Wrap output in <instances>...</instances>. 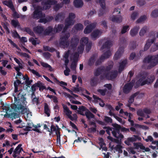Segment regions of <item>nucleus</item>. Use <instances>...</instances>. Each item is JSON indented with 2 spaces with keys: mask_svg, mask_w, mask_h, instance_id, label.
<instances>
[{
  "mask_svg": "<svg viewBox=\"0 0 158 158\" xmlns=\"http://www.w3.org/2000/svg\"><path fill=\"white\" fill-rule=\"evenodd\" d=\"M15 87L14 92L17 93V96H14L15 102L10 105V107L13 110L14 112L8 114L7 112L4 115V117H7L8 118H11L13 120L19 117L20 114H28L29 109L27 107L26 98L25 96V94L22 92V90H18V85L14 82Z\"/></svg>",
  "mask_w": 158,
  "mask_h": 158,
  "instance_id": "nucleus-1",
  "label": "nucleus"
},
{
  "mask_svg": "<svg viewBox=\"0 0 158 158\" xmlns=\"http://www.w3.org/2000/svg\"><path fill=\"white\" fill-rule=\"evenodd\" d=\"M143 62L145 64H149L144 69H151L158 64V54L153 56L148 55L144 59Z\"/></svg>",
  "mask_w": 158,
  "mask_h": 158,
  "instance_id": "nucleus-2",
  "label": "nucleus"
},
{
  "mask_svg": "<svg viewBox=\"0 0 158 158\" xmlns=\"http://www.w3.org/2000/svg\"><path fill=\"white\" fill-rule=\"evenodd\" d=\"M11 25L15 28L17 27L18 29H19L22 31L26 32L27 33L32 36H34L35 34L32 30L28 27H25L22 28L21 26L19 21L18 20H15L13 19L11 20Z\"/></svg>",
  "mask_w": 158,
  "mask_h": 158,
  "instance_id": "nucleus-3",
  "label": "nucleus"
},
{
  "mask_svg": "<svg viewBox=\"0 0 158 158\" xmlns=\"http://www.w3.org/2000/svg\"><path fill=\"white\" fill-rule=\"evenodd\" d=\"M70 36L69 33L65 34L61 36L59 41V45L60 47L63 48H67L69 44V41L68 40Z\"/></svg>",
  "mask_w": 158,
  "mask_h": 158,
  "instance_id": "nucleus-4",
  "label": "nucleus"
},
{
  "mask_svg": "<svg viewBox=\"0 0 158 158\" xmlns=\"http://www.w3.org/2000/svg\"><path fill=\"white\" fill-rule=\"evenodd\" d=\"M112 126L114 127L112 131L113 135L116 138H123V135L120 133L122 127L121 126L116 123L112 124Z\"/></svg>",
  "mask_w": 158,
  "mask_h": 158,
  "instance_id": "nucleus-5",
  "label": "nucleus"
},
{
  "mask_svg": "<svg viewBox=\"0 0 158 158\" xmlns=\"http://www.w3.org/2000/svg\"><path fill=\"white\" fill-rule=\"evenodd\" d=\"M57 2L56 0H45L44 2L42 3L43 9L44 10L49 9L52 5H55Z\"/></svg>",
  "mask_w": 158,
  "mask_h": 158,
  "instance_id": "nucleus-6",
  "label": "nucleus"
},
{
  "mask_svg": "<svg viewBox=\"0 0 158 158\" xmlns=\"http://www.w3.org/2000/svg\"><path fill=\"white\" fill-rule=\"evenodd\" d=\"M148 74V73L144 71L140 73L137 76V78L139 79L136 81V83L141 86L142 83L143 81L146 80Z\"/></svg>",
  "mask_w": 158,
  "mask_h": 158,
  "instance_id": "nucleus-7",
  "label": "nucleus"
},
{
  "mask_svg": "<svg viewBox=\"0 0 158 158\" xmlns=\"http://www.w3.org/2000/svg\"><path fill=\"white\" fill-rule=\"evenodd\" d=\"M99 1L100 5L101 7L99 10L98 13V16L101 17L106 13V4L105 0H98Z\"/></svg>",
  "mask_w": 158,
  "mask_h": 158,
  "instance_id": "nucleus-8",
  "label": "nucleus"
},
{
  "mask_svg": "<svg viewBox=\"0 0 158 158\" xmlns=\"http://www.w3.org/2000/svg\"><path fill=\"white\" fill-rule=\"evenodd\" d=\"M117 75L118 72L116 70H112L107 73L105 74V77L107 79L112 80L115 78Z\"/></svg>",
  "mask_w": 158,
  "mask_h": 158,
  "instance_id": "nucleus-9",
  "label": "nucleus"
},
{
  "mask_svg": "<svg viewBox=\"0 0 158 158\" xmlns=\"http://www.w3.org/2000/svg\"><path fill=\"white\" fill-rule=\"evenodd\" d=\"M133 85V83L131 82L126 84L123 87V92L125 94H128L132 89Z\"/></svg>",
  "mask_w": 158,
  "mask_h": 158,
  "instance_id": "nucleus-10",
  "label": "nucleus"
},
{
  "mask_svg": "<svg viewBox=\"0 0 158 158\" xmlns=\"http://www.w3.org/2000/svg\"><path fill=\"white\" fill-rule=\"evenodd\" d=\"M140 137L137 135H133L132 137H128L127 140L124 141V143L126 145L130 146L131 145V142L136 141L137 140H140Z\"/></svg>",
  "mask_w": 158,
  "mask_h": 158,
  "instance_id": "nucleus-11",
  "label": "nucleus"
},
{
  "mask_svg": "<svg viewBox=\"0 0 158 158\" xmlns=\"http://www.w3.org/2000/svg\"><path fill=\"white\" fill-rule=\"evenodd\" d=\"M79 41V38L76 36H73L70 40V47L74 48H76Z\"/></svg>",
  "mask_w": 158,
  "mask_h": 158,
  "instance_id": "nucleus-12",
  "label": "nucleus"
},
{
  "mask_svg": "<svg viewBox=\"0 0 158 158\" xmlns=\"http://www.w3.org/2000/svg\"><path fill=\"white\" fill-rule=\"evenodd\" d=\"M45 15V14H42L41 11H40L38 9H36L34 12L33 18L35 19H39L40 18L44 17Z\"/></svg>",
  "mask_w": 158,
  "mask_h": 158,
  "instance_id": "nucleus-13",
  "label": "nucleus"
},
{
  "mask_svg": "<svg viewBox=\"0 0 158 158\" xmlns=\"http://www.w3.org/2000/svg\"><path fill=\"white\" fill-rule=\"evenodd\" d=\"M33 30L36 34H42L44 32V28L42 26H37L33 27Z\"/></svg>",
  "mask_w": 158,
  "mask_h": 158,
  "instance_id": "nucleus-14",
  "label": "nucleus"
},
{
  "mask_svg": "<svg viewBox=\"0 0 158 158\" xmlns=\"http://www.w3.org/2000/svg\"><path fill=\"white\" fill-rule=\"evenodd\" d=\"M2 4L8 7L12 11L15 10L13 2L11 0H4L2 2Z\"/></svg>",
  "mask_w": 158,
  "mask_h": 158,
  "instance_id": "nucleus-15",
  "label": "nucleus"
},
{
  "mask_svg": "<svg viewBox=\"0 0 158 158\" xmlns=\"http://www.w3.org/2000/svg\"><path fill=\"white\" fill-rule=\"evenodd\" d=\"M110 19L113 22L118 23H120L122 21V17L121 15H113L110 17Z\"/></svg>",
  "mask_w": 158,
  "mask_h": 158,
  "instance_id": "nucleus-16",
  "label": "nucleus"
},
{
  "mask_svg": "<svg viewBox=\"0 0 158 158\" xmlns=\"http://www.w3.org/2000/svg\"><path fill=\"white\" fill-rule=\"evenodd\" d=\"M65 17V14L63 12L58 13L55 17V20L56 22H61L63 21Z\"/></svg>",
  "mask_w": 158,
  "mask_h": 158,
  "instance_id": "nucleus-17",
  "label": "nucleus"
},
{
  "mask_svg": "<svg viewBox=\"0 0 158 158\" xmlns=\"http://www.w3.org/2000/svg\"><path fill=\"white\" fill-rule=\"evenodd\" d=\"M147 78L141 84V86H143L145 84H151L154 81V77L153 76H150L147 77Z\"/></svg>",
  "mask_w": 158,
  "mask_h": 158,
  "instance_id": "nucleus-18",
  "label": "nucleus"
},
{
  "mask_svg": "<svg viewBox=\"0 0 158 158\" xmlns=\"http://www.w3.org/2000/svg\"><path fill=\"white\" fill-rule=\"evenodd\" d=\"M54 28L52 26L48 27L45 30L44 29L43 35H49L53 33Z\"/></svg>",
  "mask_w": 158,
  "mask_h": 158,
  "instance_id": "nucleus-19",
  "label": "nucleus"
},
{
  "mask_svg": "<svg viewBox=\"0 0 158 158\" xmlns=\"http://www.w3.org/2000/svg\"><path fill=\"white\" fill-rule=\"evenodd\" d=\"M127 63V60H124L119 63V65L118 69L119 73H120L123 71Z\"/></svg>",
  "mask_w": 158,
  "mask_h": 158,
  "instance_id": "nucleus-20",
  "label": "nucleus"
},
{
  "mask_svg": "<svg viewBox=\"0 0 158 158\" xmlns=\"http://www.w3.org/2000/svg\"><path fill=\"white\" fill-rule=\"evenodd\" d=\"M102 33V31L99 30H95L91 33V36L92 39L95 40L97 38L99 37Z\"/></svg>",
  "mask_w": 158,
  "mask_h": 158,
  "instance_id": "nucleus-21",
  "label": "nucleus"
},
{
  "mask_svg": "<svg viewBox=\"0 0 158 158\" xmlns=\"http://www.w3.org/2000/svg\"><path fill=\"white\" fill-rule=\"evenodd\" d=\"M123 48L122 47L119 48L118 50L115 53L114 58V60H117L121 57V55L123 52Z\"/></svg>",
  "mask_w": 158,
  "mask_h": 158,
  "instance_id": "nucleus-22",
  "label": "nucleus"
},
{
  "mask_svg": "<svg viewBox=\"0 0 158 158\" xmlns=\"http://www.w3.org/2000/svg\"><path fill=\"white\" fill-rule=\"evenodd\" d=\"M111 55V52L110 50H108L106 52H104L103 55H102L100 57V60H104L105 59L108 58Z\"/></svg>",
  "mask_w": 158,
  "mask_h": 158,
  "instance_id": "nucleus-23",
  "label": "nucleus"
},
{
  "mask_svg": "<svg viewBox=\"0 0 158 158\" xmlns=\"http://www.w3.org/2000/svg\"><path fill=\"white\" fill-rule=\"evenodd\" d=\"M96 56L95 54L93 55L89 59L88 64L89 66H92L94 65L96 60Z\"/></svg>",
  "mask_w": 158,
  "mask_h": 158,
  "instance_id": "nucleus-24",
  "label": "nucleus"
},
{
  "mask_svg": "<svg viewBox=\"0 0 158 158\" xmlns=\"http://www.w3.org/2000/svg\"><path fill=\"white\" fill-rule=\"evenodd\" d=\"M112 43L110 40H107L104 43L101 48L102 50L105 48H107L108 50H110L111 46H112Z\"/></svg>",
  "mask_w": 158,
  "mask_h": 158,
  "instance_id": "nucleus-25",
  "label": "nucleus"
},
{
  "mask_svg": "<svg viewBox=\"0 0 158 158\" xmlns=\"http://www.w3.org/2000/svg\"><path fill=\"white\" fill-rule=\"evenodd\" d=\"M105 69V68L104 67H101L97 68L94 73L95 76L98 77L104 71Z\"/></svg>",
  "mask_w": 158,
  "mask_h": 158,
  "instance_id": "nucleus-26",
  "label": "nucleus"
},
{
  "mask_svg": "<svg viewBox=\"0 0 158 158\" xmlns=\"http://www.w3.org/2000/svg\"><path fill=\"white\" fill-rule=\"evenodd\" d=\"M139 29V26H135L131 29L130 31V34L131 36H135L138 33Z\"/></svg>",
  "mask_w": 158,
  "mask_h": 158,
  "instance_id": "nucleus-27",
  "label": "nucleus"
},
{
  "mask_svg": "<svg viewBox=\"0 0 158 158\" xmlns=\"http://www.w3.org/2000/svg\"><path fill=\"white\" fill-rule=\"evenodd\" d=\"M76 17L75 15L73 13H69L68 17L65 20L66 21H70L72 24H74L75 21L74 19Z\"/></svg>",
  "mask_w": 158,
  "mask_h": 158,
  "instance_id": "nucleus-28",
  "label": "nucleus"
},
{
  "mask_svg": "<svg viewBox=\"0 0 158 158\" xmlns=\"http://www.w3.org/2000/svg\"><path fill=\"white\" fill-rule=\"evenodd\" d=\"M154 41V39H151V40H147L146 44L144 47V51H147L151 45Z\"/></svg>",
  "mask_w": 158,
  "mask_h": 158,
  "instance_id": "nucleus-29",
  "label": "nucleus"
},
{
  "mask_svg": "<svg viewBox=\"0 0 158 158\" xmlns=\"http://www.w3.org/2000/svg\"><path fill=\"white\" fill-rule=\"evenodd\" d=\"M73 4L77 8H81L83 6V3L82 0H74L73 1Z\"/></svg>",
  "mask_w": 158,
  "mask_h": 158,
  "instance_id": "nucleus-30",
  "label": "nucleus"
},
{
  "mask_svg": "<svg viewBox=\"0 0 158 158\" xmlns=\"http://www.w3.org/2000/svg\"><path fill=\"white\" fill-rule=\"evenodd\" d=\"M73 24L70 21L65 20V25L63 28L62 31V33L65 32L69 27L70 26L73 25Z\"/></svg>",
  "mask_w": 158,
  "mask_h": 158,
  "instance_id": "nucleus-31",
  "label": "nucleus"
},
{
  "mask_svg": "<svg viewBox=\"0 0 158 158\" xmlns=\"http://www.w3.org/2000/svg\"><path fill=\"white\" fill-rule=\"evenodd\" d=\"M44 112L48 117L50 116L51 111L48 105L46 103H44Z\"/></svg>",
  "mask_w": 158,
  "mask_h": 158,
  "instance_id": "nucleus-32",
  "label": "nucleus"
},
{
  "mask_svg": "<svg viewBox=\"0 0 158 158\" xmlns=\"http://www.w3.org/2000/svg\"><path fill=\"white\" fill-rule=\"evenodd\" d=\"M98 79L97 77H94L91 78L90 81V84L91 86H96L98 84Z\"/></svg>",
  "mask_w": 158,
  "mask_h": 158,
  "instance_id": "nucleus-33",
  "label": "nucleus"
},
{
  "mask_svg": "<svg viewBox=\"0 0 158 158\" xmlns=\"http://www.w3.org/2000/svg\"><path fill=\"white\" fill-rule=\"evenodd\" d=\"M63 25L62 24H59L57 27H54V33H56L60 31L62 29L63 27Z\"/></svg>",
  "mask_w": 158,
  "mask_h": 158,
  "instance_id": "nucleus-34",
  "label": "nucleus"
},
{
  "mask_svg": "<svg viewBox=\"0 0 158 158\" xmlns=\"http://www.w3.org/2000/svg\"><path fill=\"white\" fill-rule=\"evenodd\" d=\"M2 26L6 30V33L7 34H9L10 33V31L8 27V26L9 25V24L8 22H2Z\"/></svg>",
  "mask_w": 158,
  "mask_h": 158,
  "instance_id": "nucleus-35",
  "label": "nucleus"
},
{
  "mask_svg": "<svg viewBox=\"0 0 158 158\" xmlns=\"http://www.w3.org/2000/svg\"><path fill=\"white\" fill-rule=\"evenodd\" d=\"M85 114L86 118L89 119L90 118H94L95 117L94 115L89 110L85 112Z\"/></svg>",
  "mask_w": 158,
  "mask_h": 158,
  "instance_id": "nucleus-36",
  "label": "nucleus"
},
{
  "mask_svg": "<svg viewBox=\"0 0 158 158\" xmlns=\"http://www.w3.org/2000/svg\"><path fill=\"white\" fill-rule=\"evenodd\" d=\"M139 58L140 57L139 56L138 57V56H136L135 53V52H132L130 55L129 60H133L134 59H135V60L136 61L138 59H139Z\"/></svg>",
  "mask_w": 158,
  "mask_h": 158,
  "instance_id": "nucleus-37",
  "label": "nucleus"
},
{
  "mask_svg": "<svg viewBox=\"0 0 158 158\" xmlns=\"http://www.w3.org/2000/svg\"><path fill=\"white\" fill-rule=\"evenodd\" d=\"M74 28L76 30L80 31L83 29V25L81 23H77L75 25Z\"/></svg>",
  "mask_w": 158,
  "mask_h": 158,
  "instance_id": "nucleus-38",
  "label": "nucleus"
},
{
  "mask_svg": "<svg viewBox=\"0 0 158 158\" xmlns=\"http://www.w3.org/2000/svg\"><path fill=\"white\" fill-rule=\"evenodd\" d=\"M44 50L45 51H48L52 52L56 50V49L53 48H50L48 46H44L43 47Z\"/></svg>",
  "mask_w": 158,
  "mask_h": 158,
  "instance_id": "nucleus-39",
  "label": "nucleus"
},
{
  "mask_svg": "<svg viewBox=\"0 0 158 158\" xmlns=\"http://www.w3.org/2000/svg\"><path fill=\"white\" fill-rule=\"evenodd\" d=\"M84 48V44H81V45L78 47L77 49L78 53L80 54L82 53L83 51Z\"/></svg>",
  "mask_w": 158,
  "mask_h": 158,
  "instance_id": "nucleus-40",
  "label": "nucleus"
},
{
  "mask_svg": "<svg viewBox=\"0 0 158 158\" xmlns=\"http://www.w3.org/2000/svg\"><path fill=\"white\" fill-rule=\"evenodd\" d=\"M148 29L147 27H143L140 30L139 32V35L142 36L145 34L147 31Z\"/></svg>",
  "mask_w": 158,
  "mask_h": 158,
  "instance_id": "nucleus-41",
  "label": "nucleus"
},
{
  "mask_svg": "<svg viewBox=\"0 0 158 158\" xmlns=\"http://www.w3.org/2000/svg\"><path fill=\"white\" fill-rule=\"evenodd\" d=\"M38 83V84L37 85L38 87L39 88V89L40 91H43L44 89H46V87L43 85L42 83L39 81Z\"/></svg>",
  "mask_w": 158,
  "mask_h": 158,
  "instance_id": "nucleus-42",
  "label": "nucleus"
},
{
  "mask_svg": "<svg viewBox=\"0 0 158 158\" xmlns=\"http://www.w3.org/2000/svg\"><path fill=\"white\" fill-rule=\"evenodd\" d=\"M92 46V42L91 41L89 42L88 43L86 44L85 50L87 52H89Z\"/></svg>",
  "mask_w": 158,
  "mask_h": 158,
  "instance_id": "nucleus-43",
  "label": "nucleus"
},
{
  "mask_svg": "<svg viewBox=\"0 0 158 158\" xmlns=\"http://www.w3.org/2000/svg\"><path fill=\"white\" fill-rule=\"evenodd\" d=\"M54 7V9L56 11H58L60 8H61L63 6V4L62 3H56Z\"/></svg>",
  "mask_w": 158,
  "mask_h": 158,
  "instance_id": "nucleus-44",
  "label": "nucleus"
},
{
  "mask_svg": "<svg viewBox=\"0 0 158 158\" xmlns=\"http://www.w3.org/2000/svg\"><path fill=\"white\" fill-rule=\"evenodd\" d=\"M22 146V144H19L14 150V153H17V152L19 149L20 150L19 152V153H20L21 152V150H23V148L21 147Z\"/></svg>",
  "mask_w": 158,
  "mask_h": 158,
  "instance_id": "nucleus-45",
  "label": "nucleus"
},
{
  "mask_svg": "<svg viewBox=\"0 0 158 158\" xmlns=\"http://www.w3.org/2000/svg\"><path fill=\"white\" fill-rule=\"evenodd\" d=\"M130 49L133 50L136 47V41H132L130 42Z\"/></svg>",
  "mask_w": 158,
  "mask_h": 158,
  "instance_id": "nucleus-46",
  "label": "nucleus"
},
{
  "mask_svg": "<svg viewBox=\"0 0 158 158\" xmlns=\"http://www.w3.org/2000/svg\"><path fill=\"white\" fill-rule=\"evenodd\" d=\"M104 121L107 123H112V119L109 117L107 116H105L104 117Z\"/></svg>",
  "mask_w": 158,
  "mask_h": 158,
  "instance_id": "nucleus-47",
  "label": "nucleus"
},
{
  "mask_svg": "<svg viewBox=\"0 0 158 158\" xmlns=\"http://www.w3.org/2000/svg\"><path fill=\"white\" fill-rule=\"evenodd\" d=\"M64 111L66 112V115L68 116L72 114V112L69 110L67 106L63 107Z\"/></svg>",
  "mask_w": 158,
  "mask_h": 158,
  "instance_id": "nucleus-48",
  "label": "nucleus"
},
{
  "mask_svg": "<svg viewBox=\"0 0 158 158\" xmlns=\"http://www.w3.org/2000/svg\"><path fill=\"white\" fill-rule=\"evenodd\" d=\"M147 18L146 16L144 15L141 16L136 21V22L138 23H141L145 21Z\"/></svg>",
  "mask_w": 158,
  "mask_h": 158,
  "instance_id": "nucleus-49",
  "label": "nucleus"
},
{
  "mask_svg": "<svg viewBox=\"0 0 158 158\" xmlns=\"http://www.w3.org/2000/svg\"><path fill=\"white\" fill-rule=\"evenodd\" d=\"M129 26L128 25L123 26L122 28L121 33L122 34H123L126 33L127 30H129Z\"/></svg>",
  "mask_w": 158,
  "mask_h": 158,
  "instance_id": "nucleus-50",
  "label": "nucleus"
},
{
  "mask_svg": "<svg viewBox=\"0 0 158 158\" xmlns=\"http://www.w3.org/2000/svg\"><path fill=\"white\" fill-rule=\"evenodd\" d=\"M98 92L102 96H105L106 95V93L107 91V90L105 88L104 89H98L97 90Z\"/></svg>",
  "mask_w": 158,
  "mask_h": 158,
  "instance_id": "nucleus-51",
  "label": "nucleus"
},
{
  "mask_svg": "<svg viewBox=\"0 0 158 158\" xmlns=\"http://www.w3.org/2000/svg\"><path fill=\"white\" fill-rule=\"evenodd\" d=\"M77 62L76 61H73L71 63L70 68L72 70L76 71L77 65Z\"/></svg>",
  "mask_w": 158,
  "mask_h": 158,
  "instance_id": "nucleus-52",
  "label": "nucleus"
},
{
  "mask_svg": "<svg viewBox=\"0 0 158 158\" xmlns=\"http://www.w3.org/2000/svg\"><path fill=\"white\" fill-rule=\"evenodd\" d=\"M151 15L153 17H158V10L155 9L153 11L151 14Z\"/></svg>",
  "mask_w": 158,
  "mask_h": 158,
  "instance_id": "nucleus-53",
  "label": "nucleus"
},
{
  "mask_svg": "<svg viewBox=\"0 0 158 158\" xmlns=\"http://www.w3.org/2000/svg\"><path fill=\"white\" fill-rule=\"evenodd\" d=\"M81 42L84 44H86L89 42L88 41V39L87 37H84L81 38Z\"/></svg>",
  "mask_w": 158,
  "mask_h": 158,
  "instance_id": "nucleus-54",
  "label": "nucleus"
},
{
  "mask_svg": "<svg viewBox=\"0 0 158 158\" xmlns=\"http://www.w3.org/2000/svg\"><path fill=\"white\" fill-rule=\"evenodd\" d=\"M2 109L3 110H5L6 111H8L10 110V106L9 104L6 103L5 105L2 107Z\"/></svg>",
  "mask_w": 158,
  "mask_h": 158,
  "instance_id": "nucleus-55",
  "label": "nucleus"
},
{
  "mask_svg": "<svg viewBox=\"0 0 158 158\" xmlns=\"http://www.w3.org/2000/svg\"><path fill=\"white\" fill-rule=\"evenodd\" d=\"M143 111L141 109H139L137 111V115L141 117H144V114L143 113Z\"/></svg>",
  "mask_w": 158,
  "mask_h": 158,
  "instance_id": "nucleus-56",
  "label": "nucleus"
},
{
  "mask_svg": "<svg viewBox=\"0 0 158 158\" xmlns=\"http://www.w3.org/2000/svg\"><path fill=\"white\" fill-rule=\"evenodd\" d=\"M142 144H141L140 143H134L133 145L134 146V149H138L139 148H140V147L142 146Z\"/></svg>",
  "mask_w": 158,
  "mask_h": 158,
  "instance_id": "nucleus-57",
  "label": "nucleus"
},
{
  "mask_svg": "<svg viewBox=\"0 0 158 158\" xmlns=\"http://www.w3.org/2000/svg\"><path fill=\"white\" fill-rule=\"evenodd\" d=\"M158 50V43H156L154 46H152L151 48V52H154Z\"/></svg>",
  "mask_w": 158,
  "mask_h": 158,
  "instance_id": "nucleus-58",
  "label": "nucleus"
},
{
  "mask_svg": "<svg viewBox=\"0 0 158 158\" xmlns=\"http://www.w3.org/2000/svg\"><path fill=\"white\" fill-rule=\"evenodd\" d=\"M138 15V13L136 12H133L131 15V19L132 20H135Z\"/></svg>",
  "mask_w": 158,
  "mask_h": 158,
  "instance_id": "nucleus-59",
  "label": "nucleus"
},
{
  "mask_svg": "<svg viewBox=\"0 0 158 158\" xmlns=\"http://www.w3.org/2000/svg\"><path fill=\"white\" fill-rule=\"evenodd\" d=\"M18 53L22 56L27 57L28 59L30 58V56L26 53L19 52Z\"/></svg>",
  "mask_w": 158,
  "mask_h": 158,
  "instance_id": "nucleus-60",
  "label": "nucleus"
},
{
  "mask_svg": "<svg viewBox=\"0 0 158 158\" xmlns=\"http://www.w3.org/2000/svg\"><path fill=\"white\" fill-rule=\"evenodd\" d=\"M43 56L47 59H49L51 57V55L48 52H45L43 53Z\"/></svg>",
  "mask_w": 158,
  "mask_h": 158,
  "instance_id": "nucleus-61",
  "label": "nucleus"
},
{
  "mask_svg": "<svg viewBox=\"0 0 158 158\" xmlns=\"http://www.w3.org/2000/svg\"><path fill=\"white\" fill-rule=\"evenodd\" d=\"M73 117H72L71 114L69 115L67 117L70 120L73 121L77 119V117L76 114H73Z\"/></svg>",
  "mask_w": 158,
  "mask_h": 158,
  "instance_id": "nucleus-62",
  "label": "nucleus"
},
{
  "mask_svg": "<svg viewBox=\"0 0 158 158\" xmlns=\"http://www.w3.org/2000/svg\"><path fill=\"white\" fill-rule=\"evenodd\" d=\"M66 69L64 71V74L66 76H68L69 74L70 70L68 67H65Z\"/></svg>",
  "mask_w": 158,
  "mask_h": 158,
  "instance_id": "nucleus-63",
  "label": "nucleus"
},
{
  "mask_svg": "<svg viewBox=\"0 0 158 158\" xmlns=\"http://www.w3.org/2000/svg\"><path fill=\"white\" fill-rule=\"evenodd\" d=\"M92 30L90 29L87 26L85 28L84 32L85 34H89L90 33L91 31Z\"/></svg>",
  "mask_w": 158,
  "mask_h": 158,
  "instance_id": "nucleus-64",
  "label": "nucleus"
}]
</instances>
